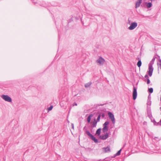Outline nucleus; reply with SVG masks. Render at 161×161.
Segmentation results:
<instances>
[{"mask_svg":"<svg viewBox=\"0 0 161 161\" xmlns=\"http://www.w3.org/2000/svg\"><path fill=\"white\" fill-rule=\"evenodd\" d=\"M149 70L148 71V74L150 76H151L152 75L153 72V66L152 64H150L148 67Z\"/></svg>","mask_w":161,"mask_h":161,"instance_id":"1","label":"nucleus"},{"mask_svg":"<svg viewBox=\"0 0 161 161\" xmlns=\"http://www.w3.org/2000/svg\"><path fill=\"white\" fill-rule=\"evenodd\" d=\"M2 97L5 101L11 102L12 101L11 98L8 95H3L2 96Z\"/></svg>","mask_w":161,"mask_h":161,"instance_id":"2","label":"nucleus"},{"mask_svg":"<svg viewBox=\"0 0 161 161\" xmlns=\"http://www.w3.org/2000/svg\"><path fill=\"white\" fill-rule=\"evenodd\" d=\"M108 114L110 118V119H111L112 123L113 124H114L115 123V119L114 118V115L111 112H109L108 113Z\"/></svg>","mask_w":161,"mask_h":161,"instance_id":"3","label":"nucleus"},{"mask_svg":"<svg viewBox=\"0 0 161 161\" xmlns=\"http://www.w3.org/2000/svg\"><path fill=\"white\" fill-rule=\"evenodd\" d=\"M137 26V24L136 23L134 22L131 24L130 26L128 28L130 30H132L135 29Z\"/></svg>","mask_w":161,"mask_h":161,"instance_id":"4","label":"nucleus"},{"mask_svg":"<svg viewBox=\"0 0 161 161\" xmlns=\"http://www.w3.org/2000/svg\"><path fill=\"white\" fill-rule=\"evenodd\" d=\"M97 62L100 65L103 64L105 60L104 59L102 58V57H100L97 60Z\"/></svg>","mask_w":161,"mask_h":161,"instance_id":"5","label":"nucleus"},{"mask_svg":"<svg viewBox=\"0 0 161 161\" xmlns=\"http://www.w3.org/2000/svg\"><path fill=\"white\" fill-rule=\"evenodd\" d=\"M137 96L136 90L135 87L133 88V98L134 100H135Z\"/></svg>","mask_w":161,"mask_h":161,"instance_id":"6","label":"nucleus"},{"mask_svg":"<svg viewBox=\"0 0 161 161\" xmlns=\"http://www.w3.org/2000/svg\"><path fill=\"white\" fill-rule=\"evenodd\" d=\"M142 3V0H138L136 4V8L139 7Z\"/></svg>","mask_w":161,"mask_h":161,"instance_id":"7","label":"nucleus"},{"mask_svg":"<svg viewBox=\"0 0 161 161\" xmlns=\"http://www.w3.org/2000/svg\"><path fill=\"white\" fill-rule=\"evenodd\" d=\"M97 122V121L96 120V119H93V121L91 123L92 124L93 127H95L96 126Z\"/></svg>","mask_w":161,"mask_h":161,"instance_id":"8","label":"nucleus"},{"mask_svg":"<svg viewBox=\"0 0 161 161\" xmlns=\"http://www.w3.org/2000/svg\"><path fill=\"white\" fill-rule=\"evenodd\" d=\"M108 134L106 133L104 135L100 136V138L102 139L105 140L108 137Z\"/></svg>","mask_w":161,"mask_h":161,"instance_id":"9","label":"nucleus"},{"mask_svg":"<svg viewBox=\"0 0 161 161\" xmlns=\"http://www.w3.org/2000/svg\"><path fill=\"white\" fill-rule=\"evenodd\" d=\"M93 116V114H91L88 116L87 118V121L88 123H90L91 119V118Z\"/></svg>","mask_w":161,"mask_h":161,"instance_id":"10","label":"nucleus"},{"mask_svg":"<svg viewBox=\"0 0 161 161\" xmlns=\"http://www.w3.org/2000/svg\"><path fill=\"white\" fill-rule=\"evenodd\" d=\"M103 149L104 150V151L105 153L109 152L110 151V148L109 147H108L106 148H103Z\"/></svg>","mask_w":161,"mask_h":161,"instance_id":"11","label":"nucleus"},{"mask_svg":"<svg viewBox=\"0 0 161 161\" xmlns=\"http://www.w3.org/2000/svg\"><path fill=\"white\" fill-rule=\"evenodd\" d=\"M108 127L107 126H104V127L103 129V132L107 131L108 130Z\"/></svg>","mask_w":161,"mask_h":161,"instance_id":"12","label":"nucleus"},{"mask_svg":"<svg viewBox=\"0 0 161 161\" xmlns=\"http://www.w3.org/2000/svg\"><path fill=\"white\" fill-rule=\"evenodd\" d=\"M101 129L100 128L98 129L96 131V134L98 135H99L101 133Z\"/></svg>","mask_w":161,"mask_h":161,"instance_id":"13","label":"nucleus"},{"mask_svg":"<svg viewBox=\"0 0 161 161\" xmlns=\"http://www.w3.org/2000/svg\"><path fill=\"white\" fill-rule=\"evenodd\" d=\"M91 138L95 142H97V140L95 138L92 136Z\"/></svg>","mask_w":161,"mask_h":161,"instance_id":"14","label":"nucleus"},{"mask_svg":"<svg viewBox=\"0 0 161 161\" xmlns=\"http://www.w3.org/2000/svg\"><path fill=\"white\" fill-rule=\"evenodd\" d=\"M142 64V62L141 60H139L138 61L137 63V66L140 67Z\"/></svg>","mask_w":161,"mask_h":161,"instance_id":"15","label":"nucleus"},{"mask_svg":"<svg viewBox=\"0 0 161 161\" xmlns=\"http://www.w3.org/2000/svg\"><path fill=\"white\" fill-rule=\"evenodd\" d=\"M152 5V4L151 3H147V8H150Z\"/></svg>","mask_w":161,"mask_h":161,"instance_id":"16","label":"nucleus"},{"mask_svg":"<svg viewBox=\"0 0 161 161\" xmlns=\"http://www.w3.org/2000/svg\"><path fill=\"white\" fill-rule=\"evenodd\" d=\"M148 91L150 93H152L153 92V89L152 88H151L148 89Z\"/></svg>","mask_w":161,"mask_h":161,"instance_id":"17","label":"nucleus"},{"mask_svg":"<svg viewBox=\"0 0 161 161\" xmlns=\"http://www.w3.org/2000/svg\"><path fill=\"white\" fill-rule=\"evenodd\" d=\"M91 85V83H88L86 84L85 85V86L86 87H87Z\"/></svg>","mask_w":161,"mask_h":161,"instance_id":"18","label":"nucleus"},{"mask_svg":"<svg viewBox=\"0 0 161 161\" xmlns=\"http://www.w3.org/2000/svg\"><path fill=\"white\" fill-rule=\"evenodd\" d=\"M86 134L87 135L91 137L93 136L92 134H91L89 131L86 132Z\"/></svg>","mask_w":161,"mask_h":161,"instance_id":"19","label":"nucleus"},{"mask_svg":"<svg viewBox=\"0 0 161 161\" xmlns=\"http://www.w3.org/2000/svg\"><path fill=\"white\" fill-rule=\"evenodd\" d=\"M109 124V122L108 121H106L103 124V126H107V125Z\"/></svg>","mask_w":161,"mask_h":161,"instance_id":"20","label":"nucleus"},{"mask_svg":"<svg viewBox=\"0 0 161 161\" xmlns=\"http://www.w3.org/2000/svg\"><path fill=\"white\" fill-rule=\"evenodd\" d=\"M100 117H101V116H100V115H99L97 118V121H99V120H100Z\"/></svg>","mask_w":161,"mask_h":161,"instance_id":"21","label":"nucleus"},{"mask_svg":"<svg viewBox=\"0 0 161 161\" xmlns=\"http://www.w3.org/2000/svg\"><path fill=\"white\" fill-rule=\"evenodd\" d=\"M53 108V106H50L49 107V108H48V111H50Z\"/></svg>","mask_w":161,"mask_h":161,"instance_id":"22","label":"nucleus"},{"mask_svg":"<svg viewBox=\"0 0 161 161\" xmlns=\"http://www.w3.org/2000/svg\"><path fill=\"white\" fill-rule=\"evenodd\" d=\"M121 150L120 149V150H119V151L118 152H117V155H120V152H121Z\"/></svg>","mask_w":161,"mask_h":161,"instance_id":"23","label":"nucleus"},{"mask_svg":"<svg viewBox=\"0 0 161 161\" xmlns=\"http://www.w3.org/2000/svg\"><path fill=\"white\" fill-rule=\"evenodd\" d=\"M150 82V80H149V79H147V84H149Z\"/></svg>","mask_w":161,"mask_h":161,"instance_id":"24","label":"nucleus"},{"mask_svg":"<svg viewBox=\"0 0 161 161\" xmlns=\"http://www.w3.org/2000/svg\"><path fill=\"white\" fill-rule=\"evenodd\" d=\"M145 77L147 79H149L147 75H145Z\"/></svg>","mask_w":161,"mask_h":161,"instance_id":"25","label":"nucleus"},{"mask_svg":"<svg viewBox=\"0 0 161 161\" xmlns=\"http://www.w3.org/2000/svg\"><path fill=\"white\" fill-rule=\"evenodd\" d=\"M102 116L103 117H104V114H103Z\"/></svg>","mask_w":161,"mask_h":161,"instance_id":"26","label":"nucleus"},{"mask_svg":"<svg viewBox=\"0 0 161 161\" xmlns=\"http://www.w3.org/2000/svg\"><path fill=\"white\" fill-rule=\"evenodd\" d=\"M160 122L161 123V120H160Z\"/></svg>","mask_w":161,"mask_h":161,"instance_id":"27","label":"nucleus"}]
</instances>
